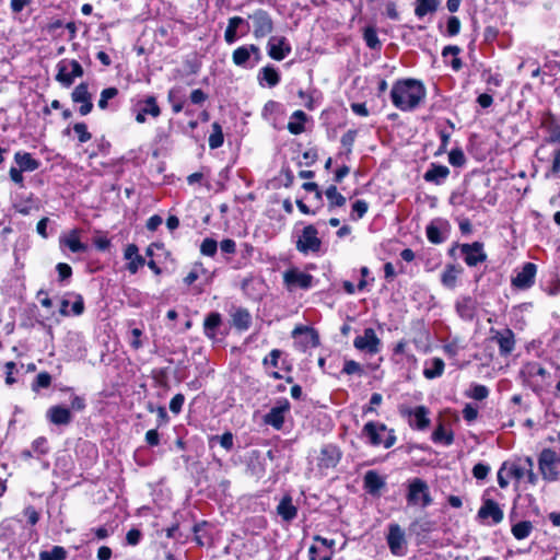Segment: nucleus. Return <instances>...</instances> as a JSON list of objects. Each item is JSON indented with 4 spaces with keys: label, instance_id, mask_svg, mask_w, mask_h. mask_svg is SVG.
I'll return each instance as SVG.
<instances>
[{
    "label": "nucleus",
    "instance_id": "obj_1",
    "mask_svg": "<svg viewBox=\"0 0 560 560\" xmlns=\"http://www.w3.org/2000/svg\"><path fill=\"white\" fill-rule=\"evenodd\" d=\"M427 91L421 81L416 79L397 80L390 91L393 105L402 110L416 109L424 100Z\"/></svg>",
    "mask_w": 560,
    "mask_h": 560
},
{
    "label": "nucleus",
    "instance_id": "obj_2",
    "mask_svg": "<svg viewBox=\"0 0 560 560\" xmlns=\"http://www.w3.org/2000/svg\"><path fill=\"white\" fill-rule=\"evenodd\" d=\"M61 390L70 394V408L54 405L46 411V419L55 425H69L72 420V411H83L86 407L85 399L82 396L75 395L72 387H65Z\"/></svg>",
    "mask_w": 560,
    "mask_h": 560
},
{
    "label": "nucleus",
    "instance_id": "obj_3",
    "mask_svg": "<svg viewBox=\"0 0 560 560\" xmlns=\"http://www.w3.org/2000/svg\"><path fill=\"white\" fill-rule=\"evenodd\" d=\"M362 435L368 439L372 446L383 445L385 448L392 447L396 443L394 430H388L384 423L369 421L362 429Z\"/></svg>",
    "mask_w": 560,
    "mask_h": 560
},
{
    "label": "nucleus",
    "instance_id": "obj_4",
    "mask_svg": "<svg viewBox=\"0 0 560 560\" xmlns=\"http://www.w3.org/2000/svg\"><path fill=\"white\" fill-rule=\"evenodd\" d=\"M428 483L420 478H413L408 483L407 502L409 505L427 508L432 504Z\"/></svg>",
    "mask_w": 560,
    "mask_h": 560
},
{
    "label": "nucleus",
    "instance_id": "obj_5",
    "mask_svg": "<svg viewBox=\"0 0 560 560\" xmlns=\"http://www.w3.org/2000/svg\"><path fill=\"white\" fill-rule=\"evenodd\" d=\"M560 456L551 448H544L538 457V467L542 478L547 481H556L559 477L558 465Z\"/></svg>",
    "mask_w": 560,
    "mask_h": 560
},
{
    "label": "nucleus",
    "instance_id": "obj_6",
    "mask_svg": "<svg viewBox=\"0 0 560 560\" xmlns=\"http://www.w3.org/2000/svg\"><path fill=\"white\" fill-rule=\"evenodd\" d=\"M247 19L252 23L253 35L256 39L265 38L273 32V20L266 10L257 9Z\"/></svg>",
    "mask_w": 560,
    "mask_h": 560
},
{
    "label": "nucleus",
    "instance_id": "obj_7",
    "mask_svg": "<svg viewBox=\"0 0 560 560\" xmlns=\"http://www.w3.org/2000/svg\"><path fill=\"white\" fill-rule=\"evenodd\" d=\"M295 247L303 255L315 254L320 250L322 241L318 237L317 229L313 224L306 225L302 230L301 235L295 242Z\"/></svg>",
    "mask_w": 560,
    "mask_h": 560
},
{
    "label": "nucleus",
    "instance_id": "obj_8",
    "mask_svg": "<svg viewBox=\"0 0 560 560\" xmlns=\"http://www.w3.org/2000/svg\"><path fill=\"white\" fill-rule=\"evenodd\" d=\"M57 70L56 80L66 88L83 75V68L77 60L62 59L57 63Z\"/></svg>",
    "mask_w": 560,
    "mask_h": 560
},
{
    "label": "nucleus",
    "instance_id": "obj_9",
    "mask_svg": "<svg viewBox=\"0 0 560 560\" xmlns=\"http://www.w3.org/2000/svg\"><path fill=\"white\" fill-rule=\"evenodd\" d=\"M314 277L299 268H290L283 272V283L288 291L308 290L313 287Z\"/></svg>",
    "mask_w": 560,
    "mask_h": 560
},
{
    "label": "nucleus",
    "instance_id": "obj_10",
    "mask_svg": "<svg viewBox=\"0 0 560 560\" xmlns=\"http://www.w3.org/2000/svg\"><path fill=\"white\" fill-rule=\"evenodd\" d=\"M353 346L359 351L373 355L381 351L382 341L373 328H365L363 335L354 338Z\"/></svg>",
    "mask_w": 560,
    "mask_h": 560
},
{
    "label": "nucleus",
    "instance_id": "obj_11",
    "mask_svg": "<svg viewBox=\"0 0 560 560\" xmlns=\"http://www.w3.org/2000/svg\"><path fill=\"white\" fill-rule=\"evenodd\" d=\"M491 339L499 346L501 357H509L515 349V335L510 328L503 330L490 329Z\"/></svg>",
    "mask_w": 560,
    "mask_h": 560
},
{
    "label": "nucleus",
    "instance_id": "obj_12",
    "mask_svg": "<svg viewBox=\"0 0 560 560\" xmlns=\"http://www.w3.org/2000/svg\"><path fill=\"white\" fill-rule=\"evenodd\" d=\"M290 410L288 399H281L265 415L264 421L276 430H280L284 423V415Z\"/></svg>",
    "mask_w": 560,
    "mask_h": 560
},
{
    "label": "nucleus",
    "instance_id": "obj_13",
    "mask_svg": "<svg viewBox=\"0 0 560 560\" xmlns=\"http://www.w3.org/2000/svg\"><path fill=\"white\" fill-rule=\"evenodd\" d=\"M268 55L271 59L281 61L291 54V45L283 36H271L267 43Z\"/></svg>",
    "mask_w": 560,
    "mask_h": 560
},
{
    "label": "nucleus",
    "instance_id": "obj_14",
    "mask_svg": "<svg viewBox=\"0 0 560 560\" xmlns=\"http://www.w3.org/2000/svg\"><path fill=\"white\" fill-rule=\"evenodd\" d=\"M536 272L537 266L535 264H524L516 276L512 278V285L521 290L529 289L535 283Z\"/></svg>",
    "mask_w": 560,
    "mask_h": 560
},
{
    "label": "nucleus",
    "instance_id": "obj_15",
    "mask_svg": "<svg viewBox=\"0 0 560 560\" xmlns=\"http://www.w3.org/2000/svg\"><path fill=\"white\" fill-rule=\"evenodd\" d=\"M16 167H11L9 175H21L24 172L36 171L39 166V162L33 158L28 152H16L14 155Z\"/></svg>",
    "mask_w": 560,
    "mask_h": 560
},
{
    "label": "nucleus",
    "instance_id": "obj_16",
    "mask_svg": "<svg viewBox=\"0 0 560 560\" xmlns=\"http://www.w3.org/2000/svg\"><path fill=\"white\" fill-rule=\"evenodd\" d=\"M460 250L465 262L470 267H475L487 259V255L483 252V245L479 242L463 244Z\"/></svg>",
    "mask_w": 560,
    "mask_h": 560
},
{
    "label": "nucleus",
    "instance_id": "obj_17",
    "mask_svg": "<svg viewBox=\"0 0 560 560\" xmlns=\"http://www.w3.org/2000/svg\"><path fill=\"white\" fill-rule=\"evenodd\" d=\"M387 545L393 555H402V549L406 545L405 532L396 523L388 526Z\"/></svg>",
    "mask_w": 560,
    "mask_h": 560
},
{
    "label": "nucleus",
    "instance_id": "obj_18",
    "mask_svg": "<svg viewBox=\"0 0 560 560\" xmlns=\"http://www.w3.org/2000/svg\"><path fill=\"white\" fill-rule=\"evenodd\" d=\"M448 232L450 225L447 221L442 219L431 221L425 230L427 237L432 244L443 243L447 238Z\"/></svg>",
    "mask_w": 560,
    "mask_h": 560
},
{
    "label": "nucleus",
    "instance_id": "obj_19",
    "mask_svg": "<svg viewBox=\"0 0 560 560\" xmlns=\"http://www.w3.org/2000/svg\"><path fill=\"white\" fill-rule=\"evenodd\" d=\"M342 453L340 448L335 444H326L320 450V455L318 458V466L320 468H334L336 467L340 459Z\"/></svg>",
    "mask_w": 560,
    "mask_h": 560
},
{
    "label": "nucleus",
    "instance_id": "obj_20",
    "mask_svg": "<svg viewBox=\"0 0 560 560\" xmlns=\"http://www.w3.org/2000/svg\"><path fill=\"white\" fill-rule=\"evenodd\" d=\"M477 301L472 296H460L455 302L457 315L465 322H471L477 312Z\"/></svg>",
    "mask_w": 560,
    "mask_h": 560
},
{
    "label": "nucleus",
    "instance_id": "obj_21",
    "mask_svg": "<svg viewBox=\"0 0 560 560\" xmlns=\"http://www.w3.org/2000/svg\"><path fill=\"white\" fill-rule=\"evenodd\" d=\"M71 96L74 103L81 104L79 112L82 116H85L89 113H91L93 104L91 101V94L89 93L86 83H80L79 85H77L72 91Z\"/></svg>",
    "mask_w": 560,
    "mask_h": 560
},
{
    "label": "nucleus",
    "instance_id": "obj_22",
    "mask_svg": "<svg viewBox=\"0 0 560 560\" xmlns=\"http://www.w3.org/2000/svg\"><path fill=\"white\" fill-rule=\"evenodd\" d=\"M478 517L481 520L491 518L493 524H499L502 522L504 514L497 502L491 499H483L478 511Z\"/></svg>",
    "mask_w": 560,
    "mask_h": 560
},
{
    "label": "nucleus",
    "instance_id": "obj_23",
    "mask_svg": "<svg viewBox=\"0 0 560 560\" xmlns=\"http://www.w3.org/2000/svg\"><path fill=\"white\" fill-rule=\"evenodd\" d=\"M527 463H525V457H518L513 460H506L503 463V469H506V476L514 479L516 482H520L526 474Z\"/></svg>",
    "mask_w": 560,
    "mask_h": 560
},
{
    "label": "nucleus",
    "instance_id": "obj_24",
    "mask_svg": "<svg viewBox=\"0 0 560 560\" xmlns=\"http://www.w3.org/2000/svg\"><path fill=\"white\" fill-rule=\"evenodd\" d=\"M60 245L69 248L72 253H84L88 250V245L80 241L79 231L77 229L61 236Z\"/></svg>",
    "mask_w": 560,
    "mask_h": 560
},
{
    "label": "nucleus",
    "instance_id": "obj_25",
    "mask_svg": "<svg viewBox=\"0 0 560 560\" xmlns=\"http://www.w3.org/2000/svg\"><path fill=\"white\" fill-rule=\"evenodd\" d=\"M363 482L365 490L372 495L378 494L380 490L386 485L384 478H382L375 470L366 471Z\"/></svg>",
    "mask_w": 560,
    "mask_h": 560
},
{
    "label": "nucleus",
    "instance_id": "obj_26",
    "mask_svg": "<svg viewBox=\"0 0 560 560\" xmlns=\"http://www.w3.org/2000/svg\"><path fill=\"white\" fill-rule=\"evenodd\" d=\"M445 363L441 358H432L424 362L423 376L428 380L440 377L444 372Z\"/></svg>",
    "mask_w": 560,
    "mask_h": 560
},
{
    "label": "nucleus",
    "instance_id": "obj_27",
    "mask_svg": "<svg viewBox=\"0 0 560 560\" xmlns=\"http://www.w3.org/2000/svg\"><path fill=\"white\" fill-rule=\"evenodd\" d=\"M231 316L233 326L238 330H247L252 325V315L246 308L238 307Z\"/></svg>",
    "mask_w": 560,
    "mask_h": 560
},
{
    "label": "nucleus",
    "instance_id": "obj_28",
    "mask_svg": "<svg viewBox=\"0 0 560 560\" xmlns=\"http://www.w3.org/2000/svg\"><path fill=\"white\" fill-rule=\"evenodd\" d=\"M306 120H307V115L303 110H301V109L295 110L291 115L290 120L288 122V130L292 135H301L302 132L305 131Z\"/></svg>",
    "mask_w": 560,
    "mask_h": 560
},
{
    "label": "nucleus",
    "instance_id": "obj_29",
    "mask_svg": "<svg viewBox=\"0 0 560 560\" xmlns=\"http://www.w3.org/2000/svg\"><path fill=\"white\" fill-rule=\"evenodd\" d=\"M544 127L547 131L545 141L552 144L560 143V120L550 117L544 121Z\"/></svg>",
    "mask_w": 560,
    "mask_h": 560
},
{
    "label": "nucleus",
    "instance_id": "obj_30",
    "mask_svg": "<svg viewBox=\"0 0 560 560\" xmlns=\"http://www.w3.org/2000/svg\"><path fill=\"white\" fill-rule=\"evenodd\" d=\"M258 81L261 85L266 82L269 88H273L280 82V74L273 66L269 65L260 69Z\"/></svg>",
    "mask_w": 560,
    "mask_h": 560
},
{
    "label": "nucleus",
    "instance_id": "obj_31",
    "mask_svg": "<svg viewBox=\"0 0 560 560\" xmlns=\"http://www.w3.org/2000/svg\"><path fill=\"white\" fill-rule=\"evenodd\" d=\"M410 415L413 417V422L411 425H413L418 430H424L430 424V419L428 418L429 410L424 406H418L416 407Z\"/></svg>",
    "mask_w": 560,
    "mask_h": 560
},
{
    "label": "nucleus",
    "instance_id": "obj_32",
    "mask_svg": "<svg viewBox=\"0 0 560 560\" xmlns=\"http://www.w3.org/2000/svg\"><path fill=\"white\" fill-rule=\"evenodd\" d=\"M278 514L287 522L294 520L298 515V510L292 503V499L290 497H284L278 508Z\"/></svg>",
    "mask_w": 560,
    "mask_h": 560
},
{
    "label": "nucleus",
    "instance_id": "obj_33",
    "mask_svg": "<svg viewBox=\"0 0 560 560\" xmlns=\"http://www.w3.org/2000/svg\"><path fill=\"white\" fill-rule=\"evenodd\" d=\"M222 317L221 314L218 312H211L203 322V331L205 335L210 338L214 339L215 337V330L221 325Z\"/></svg>",
    "mask_w": 560,
    "mask_h": 560
},
{
    "label": "nucleus",
    "instance_id": "obj_34",
    "mask_svg": "<svg viewBox=\"0 0 560 560\" xmlns=\"http://www.w3.org/2000/svg\"><path fill=\"white\" fill-rule=\"evenodd\" d=\"M442 0H417L415 14L418 18H423L427 14L433 13L438 10Z\"/></svg>",
    "mask_w": 560,
    "mask_h": 560
},
{
    "label": "nucleus",
    "instance_id": "obj_35",
    "mask_svg": "<svg viewBox=\"0 0 560 560\" xmlns=\"http://www.w3.org/2000/svg\"><path fill=\"white\" fill-rule=\"evenodd\" d=\"M232 60L237 67L248 68L250 60L249 45L237 47L232 54Z\"/></svg>",
    "mask_w": 560,
    "mask_h": 560
},
{
    "label": "nucleus",
    "instance_id": "obj_36",
    "mask_svg": "<svg viewBox=\"0 0 560 560\" xmlns=\"http://www.w3.org/2000/svg\"><path fill=\"white\" fill-rule=\"evenodd\" d=\"M533 524L529 521H521L512 525L511 532L515 539H526L533 532Z\"/></svg>",
    "mask_w": 560,
    "mask_h": 560
},
{
    "label": "nucleus",
    "instance_id": "obj_37",
    "mask_svg": "<svg viewBox=\"0 0 560 560\" xmlns=\"http://www.w3.org/2000/svg\"><path fill=\"white\" fill-rule=\"evenodd\" d=\"M241 16H233L229 20L228 27L224 33V39L228 44H233L237 39V27L244 23Z\"/></svg>",
    "mask_w": 560,
    "mask_h": 560
},
{
    "label": "nucleus",
    "instance_id": "obj_38",
    "mask_svg": "<svg viewBox=\"0 0 560 560\" xmlns=\"http://www.w3.org/2000/svg\"><path fill=\"white\" fill-rule=\"evenodd\" d=\"M137 107H140L145 115H150L154 118L161 114L160 106L154 96H147L145 100L138 102Z\"/></svg>",
    "mask_w": 560,
    "mask_h": 560
},
{
    "label": "nucleus",
    "instance_id": "obj_39",
    "mask_svg": "<svg viewBox=\"0 0 560 560\" xmlns=\"http://www.w3.org/2000/svg\"><path fill=\"white\" fill-rule=\"evenodd\" d=\"M363 39L370 49L380 50L382 48L375 26L369 25L364 28Z\"/></svg>",
    "mask_w": 560,
    "mask_h": 560
},
{
    "label": "nucleus",
    "instance_id": "obj_40",
    "mask_svg": "<svg viewBox=\"0 0 560 560\" xmlns=\"http://www.w3.org/2000/svg\"><path fill=\"white\" fill-rule=\"evenodd\" d=\"M459 52H460V48L455 45L445 46L442 50L443 58H447L450 55L454 57L451 61V67L455 71L460 70L462 66H463L460 58L457 57L459 55Z\"/></svg>",
    "mask_w": 560,
    "mask_h": 560
},
{
    "label": "nucleus",
    "instance_id": "obj_41",
    "mask_svg": "<svg viewBox=\"0 0 560 560\" xmlns=\"http://www.w3.org/2000/svg\"><path fill=\"white\" fill-rule=\"evenodd\" d=\"M458 270L455 266L448 265L441 275V282L447 288H454L456 285Z\"/></svg>",
    "mask_w": 560,
    "mask_h": 560
},
{
    "label": "nucleus",
    "instance_id": "obj_42",
    "mask_svg": "<svg viewBox=\"0 0 560 560\" xmlns=\"http://www.w3.org/2000/svg\"><path fill=\"white\" fill-rule=\"evenodd\" d=\"M432 440L434 443H442L444 445H451L454 441L452 432H447L443 424H440L432 433Z\"/></svg>",
    "mask_w": 560,
    "mask_h": 560
},
{
    "label": "nucleus",
    "instance_id": "obj_43",
    "mask_svg": "<svg viewBox=\"0 0 560 560\" xmlns=\"http://www.w3.org/2000/svg\"><path fill=\"white\" fill-rule=\"evenodd\" d=\"M67 551L61 546H55L51 550L40 551L39 560H66Z\"/></svg>",
    "mask_w": 560,
    "mask_h": 560
},
{
    "label": "nucleus",
    "instance_id": "obj_44",
    "mask_svg": "<svg viewBox=\"0 0 560 560\" xmlns=\"http://www.w3.org/2000/svg\"><path fill=\"white\" fill-rule=\"evenodd\" d=\"M51 375L48 372H40L33 381L32 390L38 393L43 388H48L51 385Z\"/></svg>",
    "mask_w": 560,
    "mask_h": 560
},
{
    "label": "nucleus",
    "instance_id": "obj_45",
    "mask_svg": "<svg viewBox=\"0 0 560 560\" xmlns=\"http://www.w3.org/2000/svg\"><path fill=\"white\" fill-rule=\"evenodd\" d=\"M325 195L331 207H342L346 203V198L337 190L336 186H329L325 190Z\"/></svg>",
    "mask_w": 560,
    "mask_h": 560
},
{
    "label": "nucleus",
    "instance_id": "obj_46",
    "mask_svg": "<svg viewBox=\"0 0 560 560\" xmlns=\"http://www.w3.org/2000/svg\"><path fill=\"white\" fill-rule=\"evenodd\" d=\"M544 290L550 296L558 295L560 293V276L558 273H552Z\"/></svg>",
    "mask_w": 560,
    "mask_h": 560
},
{
    "label": "nucleus",
    "instance_id": "obj_47",
    "mask_svg": "<svg viewBox=\"0 0 560 560\" xmlns=\"http://www.w3.org/2000/svg\"><path fill=\"white\" fill-rule=\"evenodd\" d=\"M467 396L475 400H483L489 396V388L481 384H472Z\"/></svg>",
    "mask_w": 560,
    "mask_h": 560
},
{
    "label": "nucleus",
    "instance_id": "obj_48",
    "mask_svg": "<svg viewBox=\"0 0 560 560\" xmlns=\"http://www.w3.org/2000/svg\"><path fill=\"white\" fill-rule=\"evenodd\" d=\"M223 144V133L219 124H213V132L209 137V145L217 149Z\"/></svg>",
    "mask_w": 560,
    "mask_h": 560
},
{
    "label": "nucleus",
    "instance_id": "obj_49",
    "mask_svg": "<svg viewBox=\"0 0 560 560\" xmlns=\"http://www.w3.org/2000/svg\"><path fill=\"white\" fill-rule=\"evenodd\" d=\"M32 450L35 455H45L49 452L48 441L46 438L40 436L33 441Z\"/></svg>",
    "mask_w": 560,
    "mask_h": 560
},
{
    "label": "nucleus",
    "instance_id": "obj_50",
    "mask_svg": "<svg viewBox=\"0 0 560 560\" xmlns=\"http://www.w3.org/2000/svg\"><path fill=\"white\" fill-rule=\"evenodd\" d=\"M117 94L118 90L116 88L104 89L97 103L98 107L101 109H105L107 107L108 101L114 98Z\"/></svg>",
    "mask_w": 560,
    "mask_h": 560
},
{
    "label": "nucleus",
    "instance_id": "obj_51",
    "mask_svg": "<svg viewBox=\"0 0 560 560\" xmlns=\"http://www.w3.org/2000/svg\"><path fill=\"white\" fill-rule=\"evenodd\" d=\"M218 243L213 238H205L200 246V252L205 256H213L217 253Z\"/></svg>",
    "mask_w": 560,
    "mask_h": 560
},
{
    "label": "nucleus",
    "instance_id": "obj_52",
    "mask_svg": "<svg viewBox=\"0 0 560 560\" xmlns=\"http://www.w3.org/2000/svg\"><path fill=\"white\" fill-rule=\"evenodd\" d=\"M73 131L78 136L81 143L88 142L91 139V133L88 131V127L84 122H77L73 126Z\"/></svg>",
    "mask_w": 560,
    "mask_h": 560
},
{
    "label": "nucleus",
    "instance_id": "obj_53",
    "mask_svg": "<svg viewBox=\"0 0 560 560\" xmlns=\"http://www.w3.org/2000/svg\"><path fill=\"white\" fill-rule=\"evenodd\" d=\"M448 162L453 166H462V165H464L465 162H466V158H465V154H464L463 150H460V149H453L448 153Z\"/></svg>",
    "mask_w": 560,
    "mask_h": 560
},
{
    "label": "nucleus",
    "instance_id": "obj_54",
    "mask_svg": "<svg viewBox=\"0 0 560 560\" xmlns=\"http://www.w3.org/2000/svg\"><path fill=\"white\" fill-rule=\"evenodd\" d=\"M342 373L347 375L352 374H359L361 375L363 373V369L360 363H358L354 360H347L343 364Z\"/></svg>",
    "mask_w": 560,
    "mask_h": 560
},
{
    "label": "nucleus",
    "instance_id": "obj_55",
    "mask_svg": "<svg viewBox=\"0 0 560 560\" xmlns=\"http://www.w3.org/2000/svg\"><path fill=\"white\" fill-rule=\"evenodd\" d=\"M282 354V351L279 350V349H273L270 351V353L264 358L262 360V364L265 366H272V368H278V364H279V359Z\"/></svg>",
    "mask_w": 560,
    "mask_h": 560
},
{
    "label": "nucleus",
    "instance_id": "obj_56",
    "mask_svg": "<svg viewBox=\"0 0 560 560\" xmlns=\"http://www.w3.org/2000/svg\"><path fill=\"white\" fill-rule=\"evenodd\" d=\"M490 471V466L485 463H478L472 468V476L478 480H483Z\"/></svg>",
    "mask_w": 560,
    "mask_h": 560
},
{
    "label": "nucleus",
    "instance_id": "obj_57",
    "mask_svg": "<svg viewBox=\"0 0 560 560\" xmlns=\"http://www.w3.org/2000/svg\"><path fill=\"white\" fill-rule=\"evenodd\" d=\"M460 31V21L457 16H450L447 20L446 32L448 36H456Z\"/></svg>",
    "mask_w": 560,
    "mask_h": 560
},
{
    "label": "nucleus",
    "instance_id": "obj_58",
    "mask_svg": "<svg viewBox=\"0 0 560 560\" xmlns=\"http://www.w3.org/2000/svg\"><path fill=\"white\" fill-rule=\"evenodd\" d=\"M59 281H65L72 276V268L66 262H59L56 266Z\"/></svg>",
    "mask_w": 560,
    "mask_h": 560
},
{
    "label": "nucleus",
    "instance_id": "obj_59",
    "mask_svg": "<svg viewBox=\"0 0 560 560\" xmlns=\"http://www.w3.org/2000/svg\"><path fill=\"white\" fill-rule=\"evenodd\" d=\"M525 463H527V470H526V474H525V477H527V480L529 483L532 485H536L537 483V480H538V477L537 475L534 472V460L532 457L529 456H526L525 457Z\"/></svg>",
    "mask_w": 560,
    "mask_h": 560
},
{
    "label": "nucleus",
    "instance_id": "obj_60",
    "mask_svg": "<svg viewBox=\"0 0 560 560\" xmlns=\"http://www.w3.org/2000/svg\"><path fill=\"white\" fill-rule=\"evenodd\" d=\"M184 401H185L184 395L176 394L170 401V410L174 413H179L182 411Z\"/></svg>",
    "mask_w": 560,
    "mask_h": 560
},
{
    "label": "nucleus",
    "instance_id": "obj_61",
    "mask_svg": "<svg viewBox=\"0 0 560 560\" xmlns=\"http://www.w3.org/2000/svg\"><path fill=\"white\" fill-rule=\"evenodd\" d=\"M144 264V258L141 255H138L127 264V269L131 275H135L138 272L139 268L142 267Z\"/></svg>",
    "mask_w": 560,
    "mask_h": 560
},
{
    "label": "nucleus",
    "instance_id": "obj_62",
    "mask_svg": "<svg viewBox=\"0 0 560 560\" xmlns=\"http://www.w3.org/2000/svg\"><path fill=\"white\" fill-rule=\"evenodd\" d=\"M23 514L26 517L28 524L32 526L37 524L39 521V514L32 505L26 506L23 511Z\"/></svg>",
    "mask_w": 560,
    "mask_h": 560
},
{
    "label": "nucleus",
    "instance_id": "obj_63",
    "mask_svg": "<svg viewBox=\"0 0 560 560\" xmlns=\"http://www.w3.org/2000/svg\"><path fill=\"white\" fill-rule=\"evenodd\" d=\"M142 537V533L137 528H131L127 532L126 540L127 544L130 546H137L140 542V539Z\"/></svg>",
    "mask_w": 560,
    "mask_h": 560
},
{
    "label": "nucleus",
    "instance_id": "obj_64",
    "mask_svg": "<svg viewBox=\"0 0 560 560\" xmlns=\"http://www.w3.org/2000/svg\"><path fill=\"white\" fill-rule=\"evenodd\" d=\"M215 439H219L220 445L224 450L231 451L233 448V434L230 431L224 432L221 436H215Z\"/></svg>",
    "mask_w": 560,
    "mask_h": 560
}]
</instances>
